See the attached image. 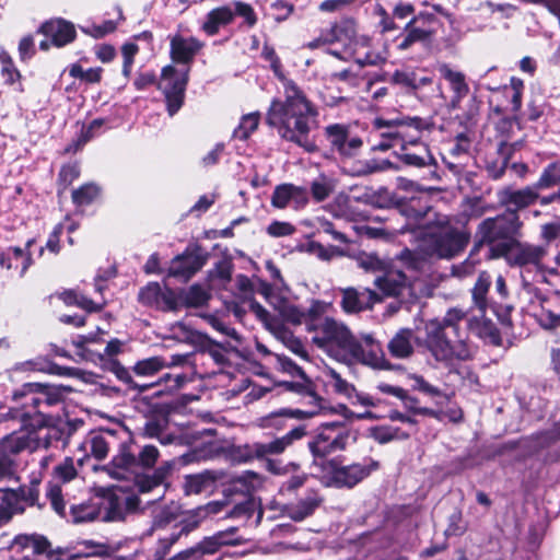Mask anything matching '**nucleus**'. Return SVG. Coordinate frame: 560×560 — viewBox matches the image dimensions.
<instances>
[{
  "mask_svg": "<svg viewBox=\"0 0 560 560\" xmlns=\"http://www.w3.org/2000/svg\"><path fill=\"white\" fill-rule=\"evenodd\" d=\"M234 12L230 7H220L211 10L201 25V30L209 36L215 35L219 30L233 21Z\"/></svg>",
  "mask_w": 560,
  "mask_h": 560,
  "instance_id": "31",
  "label": "nucleus"
},
{
  "mask_svg": "<svg viewBox=\"0 0 560 560\" xmlns=\"http://www.w3.org/2000/svg\"><path fill=\"white\" fill-rule=\"evenodd\" d=\"M469 236L462 231L444 229L430 235L428 256L438 258H452L460 253L467 245Z\"/></svg>",
  "mask_w": 560,
  "mask_h": 560,
  "instance_id": "13",
  "label": "nucleus"
},
{
  "mask_svg": "<svg viewBox=\"0 0 560 560\" xmlns=\"http://www.w3.org/2000/svg\"><path fill=\"white\" fill-rule=\"evenodd\" d=\"M546 254L547 250L542 246L521 243L514 240L504 241L491 247L492 258L505 257L510 266L517 267H539Z\"/></svg>",
  "mask_w": 560,
  "mask_h": 560,
  "instance_id": "9",
  "label": "nucleus"
},
{
  "mask_svg": "<svg viewBox=\"0 0 560 560\" xmlns=\"http://www.w3.org/2000/svg\"><path fill=\"white\" fill-rule=\"evenodd\" d=\"M293 185L282 184L275 188L271 205L278 209H284L291 205Z\"/></svg>",
  "mask_w": 560,
  "mask_h": 560,
  "instance_id": "52",
  "label": "nucleus"
},
{
  "mask_svg": "<svg viewBox=\"0 0 560 560\" xmlns=\"http://www.w3.org/2000/svg\"><path fill=\"white\" fill-rule=\"evenodd\" d=\"M77 475L78 471L71 457H66L54 468L52 480L47 486L46 495L50 501L54 511L60 516L66 515V502L59 483H66L73 480Z\"/></svg>",
  "mask_w": 560,
  "mask_h": 560,
  "instance_id": "14",
  "label": "nucleus"
},
{
  "mask_svg": "<svg viewBox=\"0 0 560 560\" xmlns=\"http://www.w3.org/2000/svg\"><path fill=\"white\" fill-rule=\"evenodd\" d=\"M371 436L378 443L385 444L393 440L408 439L410 433L392 425H377L371 429Z\"/></svg>",
  "mask_w": 560,
  "mask_h": 560,
  "instance_id": "45",
  "label": "nucleus"
},
{
  "mask_svg": "<svg viewBox=\"0 0 560 560\" xmlns=\"http://www.w3.org/2000/svg\"><path fill=\"white\" fill-rule=\"evenodd\" d=\"M40 32L58 47L71 43L75 37L73 24L62 19L46 22L42 25Z\"/></svg>",
  "mask_w": 560,
  "mask_h": 560,
  "instance_id": "26",
  "label": "nucleus"
},
{
  "mask_svg": "<svg viewBox=\"0 0 560 560\" xmlns=\"http://www.w3.org/2000/svg\"><path fill=\"white\" fill-rule=\"evenodd\" d=\"M80 176V167L77 164L65 165L59 173V180L65 187L71 185Z\"/></svg>",
  "mask_w": 560,
  "mask_h": 560,
  "instance_id": "64",
  "label": "nucleus"
},
{
  "mask_svg": "<svg viewBox=\"0 0 560 560\" xmlns=\"http://www.w3.org/2000/svg\"><path fill=\"white\" fill-rule=\"evenodd\" d=\"M100 194V188L94 184H85L72 191V200L78 206L90 205Z\"/></svg>",
  "mask_w": 560,
  "mask_h": 560,
  "instance_id": "49",
  "label": "nucleus"
},
{
  "mask_svg": "<svg viewBox=\"0 0 560 560\" xmlns=\"http://www.w3.org/2000/svg\"><path fill=\"white\" fill-rule=\"evenodd\" d=\"M522 228V222L515 212H509L495 218L483 220L476 232L479 244H494L501 240H508L516 235Z\"/></svg>",
  "mask_w": 560,
  "mask_h": 560,
  "instance_id": "11",
  "label": "nucleus"
},
{
  "mask_svg": "<svg viewBox=\"0 0 560 560\" xmlns=\"http://www.w3.org/2000/svg\"><path fill=\"white\" fill-rule=\"evenodd\" d=\"M331 307L330 303L319 301V300H313L308 310L305 311L307 315V328L310 330H314L318 327V325L315 324L317 319H319L320 316L326 314L328 310Z\"/></svg>",
  "mask_w": 560,
  "mask_h": 560,
  "instance_id": "51",
  "label": "nucleus"
},
{
  "mask_svg": "<svg viewBox=\"0 0 560 560\" xmlns=\"http://www.w3.org/2000/svg\"><path fill=\"white\" fill-rule=\"evenodd\" d=\"M260 114L249 113L241 118L238 126L234 129L233 137L238 140H246L258 128Z\"/></svg>",
  "mask_w": 560,
  "mask_h": 560,
  "instance_id": "46",
  "label": "nucleus"
},
{
  "mask_svg": "<svg viewBox=\"0 0 560 560\" xmlns=\"http://www.w3.org/2000/svg\"><path fill=\"white\" fill-rule=\"evenodd\" d=\"M0 62L1 73L7 83L13 84L15 81L20 79L21 75L19 70L14 67L10 55L4 50L0 51Z\"/></svg>",
  "mask_w": 560,
  "mask_h": 560,
  "instance_id": "54",
  "label": "nucleus"
},
{
  "mask_svg": "<svg viewBox=\"0 0 560 560\" xmlns=\"http://www.w3.org/2000/svg\"><path fill=\"white\" fill-rule=\"evenodd\" d=\"M159 450L153 445H145L139 453V464L143 467L151 468L159 458Z\"/></svg>",
  "mask_w": 560,
  "mask_h": 560,
  "instance_id": "62",
  "label": "nucleus"
},
{
  "mask_svg": "<svg viewBox=\"0 0 560 560\" xmlns=\"http://www.w3.org/2000/svg\"><path fill=\"white\" fill-rule=\"evenodd\" d=\"M336 42L342 43L347 49H350L351 54L355 56L357 62L361 66L380 65L386 60L385 56L370 51L365 52L363 57L359 56V47H368L370 38L357 35L355 23L352 20H343L331 25L329 28L323 31L318 37L311 40L307 47L316 49Z\"/></svg>",
  "mask_w": 560,
  "mask_h": 560,
  "instance_id": "4",
  "label": "nucleus"
},
{
  "mask_svg": "<svg viewBox=\"0 0 560 560\" xmlns=\"http://www.w3.org/2000/svg\"><path fill=\"white\" fill-rule=\"evenodd\" d=\"M313 342L339 362H360L374 369H388L383 350L372 336L364 335L358 339L343 323L331 317H326L315 328Z\"/></svg>",
  "mask_w": 560,
  "mask_h": 560,
  "instance_id": "3",
  "label": "nucleus"
},
{
  "mask_svg": "<svg viewBox=\"0 0 560 560\" xmlns=\"http://www.w3.org/2000/svg\"><path fill=\"white\" fill-rule=\"evenodd\" d=\"M32 259L30 254L20 247H9L0 254V265L2 268L12 269L21 267L20 275L23 276L31 266Z\"/></svg>",
  "mask_w": 560,
  "mask_h": 560,
  "instance_id": "34",
  "label": "nucleus"
},
{
  "mask_svg": "<svg viewBox=\"0 0 560 560\" xmlns=\"http://www.w3.org/2000/svg\"><path fill=\"white\" fill-rule=\"evenodd\" d=\"M27 394H15L14 398H23L21 407L10 410L12 419L21 423V429L0 440V480H10L16 472V455L22 451H35L47 446L42 442L37 430L52 427L59 421V416L49 408L62 405V393L59 388L44 384H26Z\"/></svg>",
  "mask_w": 560,
  "mask_h": 560,
  "instance_id": "1",
  "label": "nucleus"
},
{
  "mask_svg": "<svg viewBox=\"0 0 560 560\" xmlns=\"http://www.w3.org/2000/svg\"><path fill=\"white\" fill-rule=\"evenodd\" d=\"M186 354H174L170 361L161 357H151L138 361L133 366V372L139 376H152L164 368L180 365L186 362Z\"/></svg>",
  "mask_w": 560,
  "mask_h": 560,
  "instance_id": "27",
  "label": "nucleus"
},
{
  "mask_svg": "<svg viewBox=\"0 0 560 560\" xmlns=\"http://www.w3.org/2000/svg\"><path fill=\"white\" fill-rule=\"evenodd\" d=\"M295 226L290 222L273 221L267 226V233L272 237H284L294 234Z\"/></svg>",
  "mask_w": 560,
  "mask_h": 560,
  "instance_id": "58",
  "label": "nucleus"
},
{
  "mask_svg": "<svg viewBox=\"0 0 560 560\" xmlns=\"http://www.w3.org/2000/svg\"><path fill=\"white\" fill-rule=\"evenodd\" d=\"M139 301L161 311H174L178 305L176 293L168 288H162L158 282H150L142 288Z\"/></svg>",
  "mask_w": 560,
  "mask_h": 560,
  "instance_id": "20",
  "label": "nucleus"
},
{
  "mask_svg": "<svg viewBox=\"0 0 560 560\" xmlns=\"http://www.w3.org/2000/svg\"><path fill=\"white\" fill-rule=\"evenodd\" d=\"M220 475L212 470H205L195 475L185 476L184 491L187 495L199 494L215 486Z\"/></svg>",
  "mask_w": 560,
  "mask_h": 560,
  "instance_id": "30",
  "label": "nucleus"
},
{
  "mask_svg": "<svg viewBox=\"0 0 560 560\" xmlns=\"http://www.w3.org/2000/svg\"><path fill=\"white\" fill-rule=\"evenodd\" d=\"M557 184H560V163H551L541 173L536 183V188H550Z\"/></svg>",
  "mask_w": 560,
  "mask_h": 560,
  "instance_id": "48",
  "label": "nucleus"
},
{
  "mask_svg": "<svg viewBox=\"0 0 560 560\" xmlns=\"http://www.w3.org/2000/svg\"><path fill=\"white\" fill-rule=\"evenodd\" d=\"M374 285L381 291L380 295L383 299L384 296L400 295L409 287V281L402 271L386 267L381 275L375 277Z\"/></svg>",
  "mask_w": 560,
  "mask_h": 560,
  "instance_id": "23",
  "label": "nucleus"
},
{
  "mask_svg": "<svg viewBox=\"0 0 560 560\" xmlns=\"http://www.w3.org/2000/svg\"><path fill=\"white\" fill-rule=\"evenodd\" d=\"M466 313L462 308H451L446 312L445 316L440 319V326L448 330L454 337L459 336V324L464 320Z\"/></svg>",
  "mask_w": 560,
  "mask_h": 560,
  "instance_id": "47",
  "label": "nucleus"
},
{
  "mask_svg": "<svg viewBox=\"0 0 560 560\" xmlns=\"http://www.w3.org/2000/svg\"><path fill=\"white\" fill-rule=\"evenodd\" d=\"M416 19H412L407 25H406V32L407 35L404 37L401 43L398 45V48L400 50L408 49L412 44L417 42H423L427 40L431 36V31L428 28L418 27L415 25Z\"/></svg>",
  "mask_w": 560,
  "mask_h": 560,
  "instance_id": "43",
  "label": "nucleus"
},
{
  "mask_svg": "<svg viewBox=\"0 0 560 560\" xmlns=\"http://www.w3.org/2000/svg\"><path fill=\"white\" fill-rule=\"evenodd\" d=\"M491 287V277L487 271L479 273L478 279L471 289V296L474 305L481 312L485 313L488 307V292Z\"/></svg>",
  "mask_w": 560,
  "mask_h": 560,
  "instance_id": "38",
  "label": "nucleus"
},
{
  "mask_svg": "<svg viewBox=\"0 0 560 560\" xmlns=\"http://www.w3.org/2000/svg\"><path fill=\"white\" fill-rule=\"evenodd\" d=\"M424 346L436 361L451 365L457 361H466L470 358L467 343L448 330L440 326V319H431L424 325Z\"/></svg>",
  "mask_w": 560,
  "mask_h": 560,
  "instance_id": "6",
  "label": "nucleus"
},
{
  "mask_svg": "<svg viewBox=\"0 0 560 560\" xmlns=\"http://www.w3.org/2000/svg\"><path fill=\"white\" fill-rule=\"evenodd\" d=\"M203 265L205 258L201 255L185 252L172 260L167 275L187 281L201 269Z\"/></svg>",
  "mask_w": 560,
  "mask_h": 560,
  "instance_id": "24",
  "label": "nucleus"
},
{
  "mask_svg": "<svg viewBox=\"0 0 560 560\" xmlns=\"http://www.w3.org/2000/svg\"><path fill=\"white\" fill-rule=\"evenodd\" d=\"M358 265L366 272L382 273L386 264L375 255H362L358 258Z\"/></svg>",
  "mask_w": 560,
  "mask_h": 560,
  "instance_id": "55",
  "label": "nucleus"
},
{
  "mask_svg": "<svg viewBox=\"0 0 560 560\" xmlns=\"http://www.w3.org/2000/svg\"><path fill=\"white\" fill-rule=\"evenodd\" d=\"M305 435V427L299 425L285 435L277 438L267 443L256 442L244 447L245 459L265 458L269 455L282 454L295 441L301 440Z\"/></svg>",
  "mask_w": 560,
  "mask_h": 560,
  "instance_id": "15",
  "label": "nucleus"
},
{
  "mask_svg": "<svg viewBox=\"0 0 560 560\" xmlns=\"http://www.w3.org/2000/svg\"><path fill=\"white\" fill-rule=\"evenodd\" d=\"M152 525L150 534L163 529H173L170 536L160 538L159 550L162 556H165L170 548L179 539L180 535L185 532V527L180 526V509L177 504H170L164 506H156L153 510Z\"/></svg>",
  "mask_w": 560,
  "mask_h": 560,
  "instance_id": "10",
  "label": "nucleus"
},
{
  "mask_svg": "<svg viewBox=\"0 0 560 560\" xmlns=\"http://www.w3.org/2000/svg\"><path fill=\"white\" fill-rule=\"evenodd\" d=\"M139 47L135 43H126L121 47V55L124 58L122 74L126 78L130 77L131 68L133 65L135 56L138 54Z\"/></svg>",
  "mask_w": 560,
  "mask_h": 560,
  "instance_id": "56",
  "label": "nucleus"
},
{
  "mask_svg": "<svg viewBox=\"0 0 560 560\" xmlns=\"http://www.w3.org/2000/svg\"><path fill=\"white\" fill-rule=\"evenodd\" d=\"M413 331L409 328H401L388 342L389 353L397 359H406L413 352Z\"/></svg>",
  "mask_w": 560,
  "mask_h": 560,
  "instance_id": "32",
  "label": "nucleus"
},
{
  "mask_svg": "<svg viewBox=\"0 0 560 560\" xmlns=\"http://www.w3.org/2000/svg\"><path fill=\"white\" fill-rule=\"evenodd\" d=\"M209 300L208 292L200 285H191L184 295V302L187 306L199 307Z\"/></svg>",
  "mask_w": 560,
  "mask_h": 560,
  "instance_id": "53",
  "label": "nucleus"
},
{
  "mask_svg": "<svg viewBox=\"0 0 560 560\" xmlns=\"http://www.w3.org/2000/svg\"><path fill=\"white\" fill-rule=\"evenodd\" d=\"M59 299L62 300L67 305H77L78 307H81L90 313L101 311L106 304L104 300L94 302L75 290H66L61 292L59 294Z\"/></svg>",
  "mask_w": 560,
  "mask_h": 560,
  "instance_id": "37",
  "label": "nucleus"
},
{
  "mask_svg": "<svg viewBox=\"0 0 560 560\" xmlns=\"http://www.w3.org/2000/svg\"><path fill=\"white\" fill-rule=\"evenodd\" d=\"M188 74V69L179 72L171 65L162 69L159 89L162 90L165 95L167 110L171 116L176 114L183 105Z\"/></svg>",
  "mask_w": 560,
  "mask_h": 560,
  "instance_id": "12",
  "label": "nucleus"
},
{
  "mask_svg": "<svg viewBox=\"0 0 560 560\" xmlns=\"http://www.w3.org/2000/svg\"><path fill=\"white\" fill-rule=\"evenodd\" d=\"M188 378L185 374H171V373H166L164 374L160 380L159 382L156 383L158 385H165L166 387V390L168 393H174L178 389H180L185 383H187Z\"/></svg>",
  "mask_w": 560,
  "mask_h": 560,
  "instance_id": "57",
  "label": "nucleus"
},
{
  "mask_svg": "<svg viewBox=\"0 0 560 560\" xmlns=\"http://www.w3.org/2000/svg\"><path fill=\"white\" fill-rule=\"evenodd\" d=\"M23 511L20 495L11 489H0V522H8L13 514Z\"/></svg>",
  "mask_w": 560,
  "mask_h": 560,
  "instance_id": "35",
  "label": "nucleus"
},
{
  "mask_svg": "<svg viewBox=\"0 0 560 560\" xmlns=\"http://www.w3.org/2000/svg\"><path fill=\"white\" fill-rule=\"evenodd\" d=\"M136 463V457L131 453L130 447L126 444H121L119 452L112 459L107 470L116 479L125 477L127 469L132 467Z\"/></svg>",
  "mask_w": 560,
  "mask_h": 560,
  "instance_id": "36",
  "label": "nucleus"
},
{
  "mask_svg": "<svg viewBox=\"0 0 560 560\" xmlns=\"http://www.w3.org/2000/svg\"><path fill=\"white\" fill-rule=\"evenodd\" d=\"M421 151H422V153H420V154L419 153H409V152L402 153L400 155V160L405 164L416 166V167H424V166L433 164L434 158L432 156L430 151L425 147H422Z\"/></svg>",
  "mask_w": 560,
  "mask_h": 560,
  "instance_id": "50",
  "label": "nucleus"
},
{
  "mask_svg": "<svg viewBox=\"0 0 560 560\" xmlns=\"http://www.w3.org/2000/svg\"><path fill=\"white\" fill-rule=\"evenodd\" d=\"M172 470V464L165 463L154 470L152 475H140L136 477L135 486L140 493H149L159 488Z\"/></svg>",
  "mask_w": 560,
  "mask_h": 560,
  "instance_id": "33",
  "label": "nucleus"
},
{
  "mask_svg": "<svg viewBox=\"0 0 560 560\" xmlns=\"http://www.w3.org/2000/svg\"><path fill=\"white\" fill-rule=\"evenodd\" d=\"M324 374L326 377L325 384L330 386L335 393L348 398L352 397L355 392L353 385L343 380L339 373L329 368L324 372Z\"/></svg>",
  "mask_w": 560,
  "mask_h": 560,
  "instance_id": "41",
  "label": "nucleus"
},
{
  "mask_svg": "<svg viewBox=\"0 0 560 560\" xmlns=\"http://www.w3.org/2000/svg\"><path fill=\"white\" fill-rule=\"evenodd\" d=\"M231 264L226 260H221L215 265V267L211 271V277L213 280L220 281V283L223 285L231 280Z\"/></svg>",
  "mask_w": 560,
  "mask_h": 560,
  "instance_id": "61",
  "label": "nucleus"
},
{
  "mask_svg": "<svg viewBox=\"0 0 560 560\" xmlns=\"http://www.w3.org/2000/svg\"><path fill=\"white\" fill-rule=\"evenodd\" d=\"M13 547L20 551L30 552L21 558H11L10 560H60L50 550L48 540L38 535H19L13 540Z\"/></svg>",
  "mask_w": 560,
  "mask_h": 560,
  "instance_id": "17",
  "label": "nucleus"
},
{
  "mask_svg": "<svg viewBox=\"0 0 560 560\" xmlns=\"http://www.w3.org/2000/svg\"><path fill=\"white\" fill-rule=\"evenodd\" d=\"M307 396L311 401L308 409H280L260 418L259 425L264 429H281L284 425L283 421L285 418L308 419L318 415L323 409V399L312 392H308Z\"/></svg>",
  "mask_w": 560,
  "mask_h": 560,
  "instance_id": "16",
  "label": "nucleus"
},
{
  "mask_svg": "<svg viewBox=\"0 0 560 560\" xmlns=\"http://www.w3.org/2000/svg\"><path fill=\"white\" fill-rule=\"evenodd\" d=\"M91 454L97 458L103 459L107 456L109 450V443L103 435H94L90 440Z\"/></svg>",
  "mask_w": 560,
  "mask_h": 560,
  "instance_id": "60",
  "label": "nucleus"
},
{
  "mask_svg": "<svg viewBox=\"0 0 560 560\" xmlns=\"http://www.w3.org/2000/svg\"><path fill=\"white\" fill-rule=\"evenodd\" d=\"M279 77L282 80L283 98L276 97L271 101L266 122L281 139L293 142L307 152H315L317 147L310 139V132L318 126V110L295 82Z\"/></svg>",
  "mask_w": 560,
  "mask_h": 560,
  "instance_id": "2",
  "label": "nucleus"
},
{
  "mask_svg": "<svg viewBox=\"0 0 560 560\" xmlns=\"http://www.w3.org/2000/svg\"><path fill=\"white\" fill-rule=\"evenodd\" d=\"M374 126L377 129L396 128L394 131L381 133L383 139L374 145V149L386 151L396 144H416L421 131L428 127V124L420 117H406L390 121L377 118L374 120Z\"/></svg>",
  "mask_w": 560,
  "mask_h": 560,
  "instance_id": "7",
  "label": "nucleus"
},
{
  "mask_svg": "<svg viewBox=\"0 0 560 560\" xmlns=\"http://www.w3.org/2000/svg\"><path fill=\"white\" fill-rule=\"evenodd\" d=\"M340 305L349 314L372 308L374 304L382 302V296L377 292L366 288L359 291L355 288L349 287L340 289Z\"/></svg>",
  "mask_w": 560,
  "mask_h": 560,
  "instance_id": "19",
  "label": "nucleus"
},
{
  "mask_svg": "<svg viewBox=\"0 0 560 560\" xmlns=\"http://www.w3.org/2000/svg\"><path fill=\"white\" fill-rule=\"evenodd\" d=\"M222 539H224L223 535L214 534L213 536L205 538L202 541L197 544L198 549H200L201 557L217 552L222 547V542H225Z\"/></svg>",
  "mask_w": 560,
  "mask_h": 560,
  "instance_id": "59",
  "label": "nucleus"
},
{
  "mask_svg": "<svg viewBox=\"0 0 560 560\" xmlns=\"http://www.w3.org/2000/svg\"><path fill=\"white\" fill-rule=\"evenodd\" d=\"M323 498L318 491L310 488L300 495L296 501L290 502L284 505L283 513L295 522H301L312 515L315 510L320 505Z\"/></svg>",
  "mask_w": 560,
  "mask_h": 560,
  "instance_id": "22",
  "label": "nucleus"
},
{
  "mask_svg": "<svg viewBox=\"0 0 560 560\" xmlns=\"http://www.w3.org/2000/svg\"><path fill=\"white\" fill-rule=\"evenodd\" d=\"M537 188L525 187L520 190H505L502 200L508 205H514L516 208H525L535 202L538 198Z\"/></svg>",
  "mask_w": 560,
  "mask_h": 560,
  "instance_id": "39",
  "label": "nucleus"
},
{
  "mask_svg": "<svg viewBox=\"0 0 560 560\" xmlns=\"http://www.w3.org/2000/svg\"><path fill=\"white\" fill-rule=\"evenodd\" d=\"M276 337L294 354L307 360V351L303 342L285 328L275 330Z\"/></svg>",
  "mask_w": 560,
  "mask_h": 560,
  "instance_id": "44",
  "label": "nucleus"
},
{
  "mask_svg": "<svg viewBox=\"0 0 560 560\" xmlns=\"http://www.w3.org/2000/svg\"><path fill=\"white\" fill-rule=\"evenodd\" d=\"M378 462L365 458L362 463L337 468L332 472V482L337 487L351 488L378 469Z\"/></svg>",
  "mask_w": 560,
  "mask_h": 560,
  "instance_id": "18",
  "label": "nucleus"
},
{
  "mask_svg": "<svg viewBox=\"0 0 560 560\" xmlns=\"http://www.w3.org/2000/svg\"><path fill=\"white\" fill-rule=\"evenodd\" d=\"M202 47L203 44L196 37L176 34L170 40L171 58L177 63H189Z\"/></svg>",
  "mask_w": 560,
  "mask_h": 560,
  "instance_id": "25",
  "label": "nucleus"
},
{
  "mask_svg": "<svg viewBox=\"0 0 560 560\" xmlns=\"http://www.w3.org/2000/svg\"><path fill=\"white\" fill-rule=\"evenodd\" d=\"M336 188V183L332 178L320 175L311 184V195L317 202L326 200Z\"/></svg>",
  "mask_w": 560,
  "mask_h": 560,
  "instance_id": "42",
  "label": "nucleus"
},
{
  "mask_svg": "<svg viewBox=\"0 0 560 560\" xmlns=\"http://www.w3.org/2000/svg\"><path fill=\"white\" fill-rule=\"evenodd\" d=\"M302 250L305 253L316 256L318 259L323 261H330L336 257H342L346 255V252L338 246L328 245L325 246L319 242L310 241L302 246Z\"/></svg>",
  "mask_w": 560,
  "mask_h": 560,
  "instance_id": "40",
  "label": "nucleus"
},
{
  "mask_svg": "<svg viewBox=\"0 0 560 560\" xmlns=\"http://www.w3.org/2000/svg\"><path fill=\"white\" fill-rule=\"evenodd\" d=\"M538 322L545 329L560 327V314H556L549 310H542L538 316Z\"/></svg>",
  "mask_w": 560,
  "mask_h": 560,
  "instance_id": "63",
  "label": "nucleus"
},
{
  "mask_svg": "<svg viewBox=\"0 0 560 560\" xmlns=\"http://www.w3.org/2000/svg\"><path fill=\"white\" fill-rule=\"evenodd\" d=\"M325 136L334 150L345 156L353 155L362 145L358 137H349L346 125L332 124L325 128Z\"/></svg>",
  "mask_w": 560,
  "mask_h": 560,
  "instance_id": "21",
  "label": "nucleus"
},
{
  "mask_svg": "<svg viewBox=\"0 0 560 560\" xmlns=\"http://www.w3.org/2000/svg\"><path fill=\"white\" fill-rule=\"evenodd\" d=\"M355 435L342 423L330 422L319 427L318 432L308 447L315 457H325L338 451H343Z\"/></svg>",
  "mask_w": 560,
  "mask_h": 560,
  "instance_id": "8",
  "label": "nucleus"
},
{
  "mask_svg": "<svg viewBox=\"0 0 560 560\" xmlns=\"http://www.w3.org/2000/svg\"><path fill=\"white\" fill-rule=\"evenodd\" d=\"M441 77L446 80L453 91L452 98L453 105L458 104L469 93V86L466 82V77L463 72L452 69L448 65L442 63L439 66Z\"/></svg>",
  "mask_w": 560,
  "mask_h": 560,
  "instance_id": "28",
  "label": "nucleus"
},
{
  "mask_svg": "<svg viewBox=\"0 0 560 560\" xmlns=\"http://www.w3.org/2000/svg\"><path fill=\"white\" fill-rule=\"evenodd\" d=\"M101 506H104L106 514L102 516L105 521H121L127 514L137 512L140 508V500L137 495L130 494L122 499L116 494H108L96 500L72 505L70 513L74 523L91 522L101 516Z\"/></svg>",
  "mask_w": 560,
  "mask_h": 560,
  "instance_id": "5",
  "label": "nucleus"
},
{
  "mask_svg": "<svg viewBox=\"0 0 560 560\" xmlns=\"http://www.w3.org/2000/svg\"><path fill=\"white\" fill-rule=\"evenodd\" d=\"M269 288L265 287V294L269 301L270 304L275 306V308L279 312L281 317L291 324L300 325V324H306L307 325V315L305 311L301 310L299 306L290 303L287 300L283 299H276L268 294Z\"/></svg>",
  "mask_w": 560,
  "mask_h": 560,
  "instance_id": "29",
  "label": "nucleus"
}]
</instances>
